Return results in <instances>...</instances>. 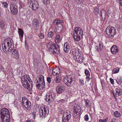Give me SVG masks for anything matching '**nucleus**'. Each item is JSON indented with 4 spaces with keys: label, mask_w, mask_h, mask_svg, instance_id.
<instances>
[{
    "label": "nucleus",
    "mask_w": 122,
    "mask_h": 122,
    "mask_svg": "<svg viewBox=\"0 0 122 122\" xmlns=\"http://www.w3.org/2000/svg\"><path fill=\"white\" fill-rule=\"evenodd\" d=\"M2 47L4 52L9 51L11 49L14 48V44L13 41L9 38L5 39L2 44Z\"/></svg>",
    "instance_id": "nucleus-1"
},
{
    "label": "nucleus",
    "mask_w": 122,
    "mask_h": 122,
    "mask_svg": "<svg viewBox=\"0 0 122 122\" xmlns=\"http://www.w3.org/2000/svg\"><path fill=\"white\" fill-rule=\"evenodd\" d=\"M71 51L74 59L76 61L81 63L84 59L82 54H81L77 49L74 46L72 47Z\"/></svg>",
    "instance_id": "nucleus-2"
},
{
    "label": "nucleus",
    "mask_w": 122,
    "mask_h": 122,
    "mask_svg": "<svg viewBox=\"0 0 122 122\" xmlns=\"http://www.w3.org/2000/svg\"><path fill=\"white\" fill-rule=\"evenodd\" d=\"M46 46L48 48V51H50L51 54V53L53 54L60 53V46L58 45L53 43L51 41L47 44Z\"/></svg>",
    "instance_id": "nucleus-3"
},
{
    "label": "nucleus",
    "mask_w": 122,
    "mask_h": 122,
    "mask_svg": "<svg viewBox=\"0 0 122 122\" xmlns=\"http://www.w3.org/2000/svg\"><path fill=\"white\" fill-rule=\"evenodd\" d=\"M0 113L1 122H10V115L8 109L3 108L1 110Z\"/></svg>",
    "instance_id": "nucleus-4"
},
{
    "label": "nucleus",
    "mask_w": 122,
    "mask_h": 122,
    "mask_svg": "<svg viewBox=\"0 0 122 122\" xmlns=\"http://www.w3.org/2000/svg\"><path fill=\"white\" fill-rule=\"evenodd\" d=\"M83 34V30L80 27H78L75 28L73 34L75 40L77 41H79Z\"/></svg>",
    "instance_id": "nucleus-5"
},
{
    "label": "nucleus",
    "mask_w": 122,
    "mask_h": 122,
    "mask_svg": "<svg viewBox=\"0 0 122 122\" xmlns=\"http://www.w3.org/2000/svg\"><path fill=\"white\" fill-rule=\"evenodd\" d=\"M105 32L107 37L112 38L116 34V31L114 27L111 26H109L106 28Z\"/></svg>",
    "instance_id": "nucleus-6"
},
{
    "label": "nucleus",
    "mask_w": 122,
    "mask_h": 122,
    "mask_svg": "<svg viewBox=\"0 0 122 122\" xmlns=\"http://www.w3.org/2000/svg\"><path fill=\"white\" fill-rule=\"evenodd\" d=\"M75 79L74 76H66L64 78V82L68 86H71L74 83Z\"/></svg>",
    "instance_id": "nucleus-7"
},
{
    "label": "nucleus",
    "mask_w": 122,
    "mask_h": 122,
    "mask_svg": "<svg viewBox=\"0 0 122 122\" xmlns=\"http://www.w3.org/2000/svg\"><path fill=\"white\" fill-rule=\"evenodd\" d=\"M21 104L24 107L26 110H29L30 109L31 106L30 102L25 97H22Z\"/></svg>",
    "instance_id": "nucleus-8"
},
{
    "label": "nucleus",
    "mask_w": 122,
    "mask_h": 122,
    "mask_svg": "<svg viewBox=\"0 0 122 122\" xmlns=\"http://www.w3.org/2000/svg\"><path fill=\"white\" fill-rule=\"evenodd\" d=\"M71 117V112L68 110L64 112L62 118V122H68Z\"/></svg>",
    "instance_id": "nucleus-9"
},
{
    "label": "nucleus",
    "mask_w": 122,
    "mask_h": 122,
    "mask_svg": "<svg viewBox=\"0 0 122 122\" xmlns=\"http://www.w3.org/2000/svg\"><path fill=\"white\" fill-rule=\"evenodd\" d=\"M56 95L54 92L51 91L49 92V95L46 96V99L49 103L51 102L55 97Z\"/></svg>",
    "instance_id": "nucleus-10"
},
{
    "label": "nucleus",
    "mask_w": 122,
    "mask_h": 122,
    "mask_svg": "<svg viewBox=\"0 0 122 122\" xmlns=\"http://www.w3.org/2000/svg\"><path fill=\"white\" fill-rule=\"evenodd\" d=\"M30 7L33 10H36L39 8V5L37 1H34L30 3Z\"/></svg>",
    "instance_id": "nucleus-11"
},
{
    "label": "nucleus",
    "mask_w": 122,
    "mask_h": 122,
    "mask_svg": "<svg viewBox=\"0 0 122 122\" xmlns=\"http://www.w3.org/2000/svg\"><path fill=\"white\" fill-rule=\"evenodd\" d=\"M115 91H113L112 93L114 97L116 100L117 99L116 97H118L122 94V90L119 88H117Z\"/></svg>",
    "instance_id": "nucleus-12"
},
{
    "label": "nucleus",
    "mask_w": 122,
    "mask_h": 122,
    "mask_svg": "<svg viewBox=\"0 0 122 122\" xmlns=\"http://www.w3.org/2000/svg\"><path fill=\"white\" fill-rule=\"evenodd\" d=\"M9 51L11 52L14 57L16 59H18L19 57V54L17 50L15 49H11Z\"/></svg>",
    "instance_id": "nucleus-13"
},
{
    "label": "nucleus",
    "mask_w": 122,
    "mask_h": 122,
    "mask_svg": "<svg viewBox=\"0 0 122 122\" xmlns=\"http://www.w3.org/2000/svg\"><path fill=\"white\" fill-rule=\"evenodd\" d=\"M49 112V110L46 108L45 107L44 108V111H43V110L42 109H40L39 111V113L40 116L41 117L43 116V117H46L48 114Z\"/></svg>",
    "instance_id": "nucleus-14"
},
{
    "label": "nucleus",
    "mask_w": 122,
    "mask_h": 122,
    "mask_svg": "<svg viewBox=\"0 0 122 122\" xmlns=\"http://www.w3.org/2000/svg\"><path fill=\"white\" fill-rule=\"evenodd\" d=\"M25 77H22L21 82L23 86L25 88H27L29 90V85L27 80L25 79Z\"/></svg>",
    "instance_id": "nucleus-15"
},
{
    "label": "nucleus",
    "mask_w": 122,
    "mask_h": 122,
    "mask_svg": "<svg viewBox=\"0 0 122 122\" xmlns=\"http://www.w3.org/2000/svg\"><path fill=\"white\" fill-rule=\"evenodd\" d=\"M119 49L117 46L116 45L113 46L111 47V51L113 55H115L119 51Z\"/></svg>",
    "instance_id": "nucleus-16"
},
{
    "label": "nucleus",
    "mask_w": 122,
    "mask_h": 122,
    "mask_svg": "<svg viewBox=\"0 0 122 122\" xmlns=\"http://www.w3.org/2000/svg\"><path fill=\"white\" fill-rule=\"evenodd\" d=\"M65 86L63 85L62 86H58L56 88V91L58 93H60L65 90Z\"/></svg>",
    "instance_id": "nucleus-17"
},
{
    "label": "nucleus",
    "mask_w": 122,
    "mask_h": 122,
    "mask_svg": "<svg viewBox=\"0 0 122 122\" xmlns=\"http://www.w3.org/2000/svg\"><path fill=\"white\" fill-rule=\"evenodd\" d=\"M10 9L11 13L13 15L16 14L17 13V9L12 4L10 5Z\"/></svg>",
    "instance_id": "nucleus-18"
},
{
    "label": "nucleus",
    "mask_w": 122,
    "mask_h": 122,
    "mask_svg": "<svg viewBox=\"0 0 122 122\" xmlns=\"http://www.w3.org/2000/svg\"><path fill=\"white\" fill-rule=\"evenodd\" d=\"M38 78L39 79V82L40 83L42 84L44 87V85H45L44 76L42 75H41L38 77Z\"/></svg>",
    "instance_id": "nucleus-19"
},
{
    "label": "nucleus",
    "mask_w": 122,
    "mask_h": 122,
    "mask_svg": "<svg viewBox=\"0 0 122 122\" xmlns=\"http://www.w3.org/2000/svg\"><path fill=\"white\" fill-rule=\"evenodd\" d=\"M63 21L62 20H61L59 19L55 20L53 22V24L54 25H57L58 26H60V24L63 23Z\"/></svg>",
    "instance_id": "nucleus-20"
},
{
    "label": "nucleus",
    "mask_w": 122,
    "mask_h": 122,
    "mask_svg": "<svg viewBox=\"0 0 122 122\" xmlns=\"http://www.w3.org/2000/svg\"><path fill=\"white\" fill-rule=\"evenodd\" d=\"M74 110L73 112L75 113H77L78 112V113H80L81 112V108L79 106H77L76 107L75 106Z\"/></svg>",
    "instance_id": "nucleus-21"
},
{
    "label": "nucleus",
    "mask_w": 122,
    "mask_h": 122,
    "mask_svg": "<svg viewBox=\"0 0 122 122\" xmlns=\"http://www.w3.org/2000/svg\"><path fill=\"white\" fill-rule=\"evenodd\" d=\"M60 69L58 68H54L52 70L53 74L55 76L59 74L60 72Z\"/></svg>",
    "instance_id": "nucleus-22"
},
{
    "label": "nucleus",
    "mask_w": 122,
    "mask_h": 122,
    "mask_svg": "<svg viewBox=\"0 0 122 122\" xmlns=\"http://www.w3.org/2000/svg\"><path fill=\"white\" fill-rule=\"evenodd\" d=\"M64 50L65 52L66 53L68 52L69 50V46L67 43H66L64 44Z\"/></svg>",
    "instance_id": "nucleus-23"
},
{
    "label": "nucleus",
    "mask_w": 122,
    "mask_h": 122,
    "mask_svg": "<svg viewBox=\"0 0 122 122\" xmlns=\"http://www.w3.org/2000/svg\"><path fill=\"white\" fill-rule=\"evenodd\" d=\"M38 81H37V82L36 83V85L37 87H39L40 89H43L45 87V85H44V87L42 85V84L40 83Z\"/></svg>",
    "instance_id": "nucleus-24"
},
{
    "label": "nucleus",
    "mask_w": 122,
    "mask_h": 122,
    "mask_svg": "<svg viewBox=\"0 0 122 122\" xmlns=\"http://www.w3.org/2000/svg\"><path fill=\"white\" fill-rule=\"evenodd\" d=\"M18 34L20 38H22L23 37L24 32L21 29H18Z\"/></svg>",
    "instance_id": "nucleus-25"
},
{
    "label": "nucleus",
    "mask_w": 122,
    "mask_h": 122,
    "mask_svg": "<svg viewBox=\"0 0 122 122\" xmlns=\"http://www.w3.org/2000/svg\"><path fill=\"white\" fill-rule=\"evenodd\" d=\"M27 80L29 82V90H30L32 88V80L30 78H29V79H28Z\"/></svg>",
    "instance_id": "nucleus-26"
},
{
    "label": "nucleus",
    "mask_w": 122,
    "mask_h": 122,
    "mask_svg": "<svg viewBox=\"0 0 122 122\" xmlns=\"http://www.w3.org/2000/svg\"><path fill=\"white\" fill-rule=\"evenodd\" d=\"M85 105L86 107L87 108H89L91 105V102L89 100H85Z\"/></svg>",
    "instance_id": "nucleus-27"
},
{
    "label": "nucleus",
    "mask_w": 122,
    "mask_h": 122,
    "mask_svg": "<svg viewBox=\"0 0 122 122\" xmlns=\"http://www.w3.org/2000/svg\"><path fill=\"white\" fill-rule=\"evenodd\" d=\"M103 47V45L102 44L99 43L96 46V49L97 51H101Z\"/></svg>",
    "instance_id": "nucleus-28"
},
{
    "label": "nucleus",
    "mask_w": 122,
    "mask_h": 122,
    "mask_svg": "<svg viewBox=\"0 0 122 122\" xmlns=\"http://www.w3.org/2000/svg\"><path fill=\"white\" fill-rule=\"evenodd\" d=\"M6 26L4 21L2 20H0V27L2 29L5 28Z\"/></svg>",
    "instance_id": "nucleus-29"
},
{
    "label": "nucleus",
    "mask_w": 122,
    "mask_h": 122,
    "mask_svg": "<svg viewBox=\"0 0 122 122\" xmlns=\"http://www.w3.org/2000/svg\"><path fill=\"white\" fill-rule=\"evenodd\" d=\"M54 36V33L52 31L49 32L48 34L47 38L49 39H51L53 38Z\"/></svg>",
    "instance_id": "nucleus-30"
},
{
    "label": "nucleus",
    "mask_w": 122,
    "mask_h": 122,
    "mask_svg": "<svg viewBox=\"0 0 122 122\" xmlns=\"http://www.w3.org/2000/svg\"><path fill=\"white\" fill-rule=\"evenodd\" d=\"M62 24H60V26H58V28L56 29V31L58 33H60L62 30Z\"/></svg>",
    "instance_id": "nucleus-31"
},
{
    "label": "nucleus",
    "mask_w": 122,
    "mask_h": 122,
    "mask_svg": "<svg viewBox=\"0 0 122 122\" xmlns=\"http://www.w3.org/2000/svg\"><path fill=\"white\" fill-rule=\"evenodd\" d=\"M55 79L56 82L57 83H60L61 81V77L59 76H56Z\"/></svg>",
    "instance_id": "nucleus-32"
},
{
    "label": "nucleus",
    "mask_w": 122,
    "mask_h": 122,
    "mask_svg": "<svg viewBox=\"0 0 122 122\" xmlns=\"http://www.w3.org/2000/svg\"><path fill=\"white\" fill-rule=\"evenodd\" d=\"M55 42L56 43H59L60 41V36L59 35H57L55 39Z\"/></svg>",
    "instance_id": "nucleus-33"
},
{
    "label": "nucleus",
    "mask_w": 122,
    "mask_h": 122,
    "mask_svg": "<svg viewBox=\"0 0 122 122\" xmlns=\"http://www.w3.org/2000/svg\"><path fill=\"white\" fill-rule=\"evenodd\" d=\"M113 115L116 117H119L121 116L120 114L117 111L113 113Z\"/></svg>",
    "instance_id": "nucleus-34"
},
{
    "label": "nucleus",
    "mask_w": 122,
    "mask_h": 122,
    "mask_svg": "<svg viewBox=\"0 0 122 122\" xmlns=\"http://www.w3.org/2000/svg\"><path fill=\"white\" fill-rule=\"evenodd\" d=\"M100 13H101V15L102 17H105L106 16V11L104 10H102L101 12Z\"/></svg>",
    "instance_id": "nucleus-35"
},
{
    "label": "nucleus",
    "mask_w": 122,
    "mask_h": 122,
    "mask_svg": "<svg viewBox=\"0 0 122 122\" xmlns=\"http://www.w3.org/2000/svg\"><path fill=\"white\" fill-rule=\"evenodd\" d=\"M117 82L118 84H121L122 82V78L121 77L118 78L117 80Z\"/></svg>",
    "instance_id": "nucleus-36"
},
{
    "label": "nucleus",
    "mask_w": 122,
    "mask_h": 122,
    "mask_svg": "<svg viewBox=\"0 0 122 122\" xmlns=\"http://www.w3.org/2000/svg\"><path fill=\"white\" fill-rule=\"evenodd\" d=\"M119 69L117 68H115L112 70V73L115 74L117 73L119 71Z\"/></svg>",
    "instance_id": "nucleus-37"
},
{
    "label": "nucleus",
    "mask_w": 122,
    "mask_h": 122,
    "mask_svg": "<svg viewBox=\"0 0 122 122\" xmlns=\"http://www.w3.org/2000/svg\"><path fill=\"white\" fill-rule=\"evenodd\" d=\"M85 75L87 76H89L90 75V73L89 72V71L87 69L85 70Z\"/></svg>",
    "instance_id": "nucleus-38"
},
{
    "label": "nucleus",
    "mask_w": 122,
    "mask_h": 122,
    "mask_svg": "<svg viewBox=\"0 0 122 122\" xmlns=\"http://www.w3.org/2000/svg\"><path fill=\"white\" fill-rule=\"evenodd\" d=\"M49 2V0H43V3L46 5L49 3H50Z\"/></svg>",
    "instance_id": "nucleus-39"
},
{
    "label": "nucleus",
    "mask_w": 122,
    "mask_h": 122,
    "mask_svg": "<svg viewBox=\"0 0 122 122\" xmlns=\"http://www.w3.org/2000/svg\"><path fill=\"white\" fill-rule=\"evenodd\" d=\"M85 120L86 121H87L88 120L89 118L88 115L86 114L84 117Z\"/></svg>",
    "instance_id": "nucleus-40"
},
{
    "label": "nucleus",
    "mask_w": 122,
    "mask_h": 122,
    "mask_svg": "<svg viewBox=\"0 0 122 122\" xmlns=\"http://www.w3.org/2000/svg\"><path fill=\"white\" fill-rule=\"evenodd\" d=\"M22 77H25V79L26 80H27V79H29V78H30L29 77V76L28 75H25L23 76H22Z\"/></svg>",
    "instance_id": "nucleus-41"
},
{
    "label": "nucleus",
    "mask_w": 122,
    "mask_h": 122,
    "mask_svg": "<svg viewBox=\"0 0 122 122\" xmlns=\"http://www.w3.org/2000/svg\"><path fill=\"white\" fill-rule=\"evenodd\" d=\"M39 37L43 39L44 38V35L42 33H41L39 35Z\"/></svg>",
    "instance_id": "nucleus-42"
},
{
    "label": "nucleus",
    "mask_w": 122,
    "mask_h": 122,
    "mask_svg": "<svg viewBox=\"0 0 122 122\" xmlns=\"http://www.w3.org/2000/svg\"><path fill=\"white\" fill-rule=\"evenodd\" d=\"M34 26L35 27V29L37 30L39 28V26L38 24H34Z\"/></svg>",
    "instance_id": "nucleus-43"
},
{
    "label": "nucleus",
    "mask_w": 122,
    "mask_h": 122,
    "mask_svg": "<svg viewBox=\"0 0 122 122\" xmlns=\"http://www.w3.org/2000/svg\"><path fill=\"white\" fill-rule=\"evenodd\" d=\"M2 4L5 7H7L8 6V4L5 2H4Z\"/></svg>",
    "instance_id": "nucleus-44"
},
{
    "label": "nucleus",
    "mask_w": 122,
    "mask_h": 122,
    "mask_svg": "<svg viewBox=\"0 0 122 122\" xmlns=\"http://www.w3.org/2000/svg\"><path fill=\"white\" fill-rule=\"evenodd\" d=\"M110 80L111 84L112 85H113L114 83V80L111 78H110Z\"/></svg>",
    "instance_id": "nucleus-45"
},
{
    "label": "nucleus",
    "mask_w": 122,
    "mask_h": 122,
    "mask_svg": "<svg viewBox=\"0 0 122 122\" xmlns=\"http://www.w3.org/2000/svg\"><path fill=\"white\" fill-rule=\"evenodd\" d=\"M47 81L48 83H50L51 81V77H47Z\"/></svg>",
    "instance_id": "nucleus-46"
},
{
    "label": "nucleus",
    "mask_w": 122,
    "mask_h": 122,
    "mask_svg": "<svg viewBox=\"0 0 122 122\" xmlns=\"http://www.w3.org/2000/svg\"><path fill=\"white\" fill-rule=\"evenodd\" d=\"M25 48H27L28 47V45L27 43H26V41L25 40Z\"/></svg>",
    "instance_id": "nucleus-47"
},
{
    "label": "nucleus",
    "mask_w": 122,
    "mask_h": 122,
    "mask_svg": "<svg viewBox=\"0 0 122 122\" xmlns=\"http://www.w3.org/2000/svg\"><path fill=\"white\" fill-rule=\"evenodd\" d=\"M80 83L82 85H83L84 84V81L82 79H81L80 80Z\"/></svg>",
    "instance_id": "nucleus-48"
},
{
    "label": "nucleus",
    "mask_w": 122,
    "mask_h": 122,
    "mask_svg": "<svg viewBox=\"0 0 122 122\" xmlns=\"http://www.w3.org/2000/svg\"><path fill=\"white\" fill-rule=\"evenodd\" d=\"M89 76H87L86 78V79L87 80V81L88 82L91 79V78Z\"/></svg>",
    "instance_id": "nucleus-49"
},
{
    "label": "nucleus",
    "mask_w": 122,
    "mask_h": 122,
    "mask_svg": "<svg viewBox=\"0 0 122 122\" xmlns=\"http://www.w3.org/2000/svg\"><path fill=\"white\" fill-rule=\"evenodd\" d=\"M32 114L33 116V117H34V118H35V116L36 115V112H32Z\"/></svg>",
    "instance_id": "nucleus-50"
},
{
    "label": "nucleus",
    "mask_w": 122,
    "mask_h": 122,
    "mask_svg": "<svg viewBox=\"0 0 122 122\" xmlns=\"http://www.w3.org/2000/svg\"><path fill=\"white\" fill-rule=\"evenodd\" d=\"M35 21L34 23V24H38V23H39V21L37 20V19L35 20Z\"/></svg>",
    "instance_id": "nucleus-51"
},
{
    "label": "nucleus",
    "mask_w": 122,
    "mask_h": 122,
    "mask_svg": "<svg viewBox=\"0 0 122 122\" xmlns=\"http://www.w3.org/2000/svg\"><path fill=\"white\" fill-rule=\"evenodd\" d=\"M110 13V11L109 10H108V11H107V15L109 16V15Z\"/></svg>",
    "instance_id": "nucleus-52"
},
{
    "label": "nucleus",
    "mask_w": 122,
    "mask_h": 122,
    "mask_svg": "<svg viewBox=\"0 0 122 122\" xmlns=\"http://www.w3.org/2000/svg\"><path fill=\"white\" fill-rule=\"evenodd\" d=\"M119 3L120 5L122 6V0H120Z\"/></svg>",
    "instance_id": "nucleus-53"
},
{
    "label": "nucleus",
    "mask_w": 122,
    "mask_h": 122,
    "mask_svg": "<svg viewBox=\"0 0 122 122\" xmlns=\"http://www.w3.org/2000/svg\"><path fill=\"white\" fill-rule=\"evenodd\" d=\"M102 122H107V121L106 119L102 120Z\"/></svg>",
    "instance_id": "nucleus-54"
},
{
    "label": "nucleus",
    "mask_w": 122,
    "mask_h": 122,
    "mask_svg": "<svg viewBox=\"0 0 122 122\" xmlns=\"http://www.w3.org/2000/svg\"><path fill=\"white\" fill-rule=\"evenodd\" d=\"M26 122H31V121L30 120H28Z\"/></svg>",
    "instance_id": "nucleus-55"
},
{
    "label": "nucleus",
    "mask_w": 122,
    "mask_h": 122,
    "mask_svg": "<svg viewBox=\"0 0 122 122\" xmlns=\"http://www.w3.org/2000/svg\"><path fill=\"white\" fill-rule=\"evenodd\" d=\"M102 119H100L99 120V121L100 122H102Z\"/></svg>",
    "instance_id": "nucleus-56"
},
{
    "label": "nucleus",
    "mask_w": 122,
    "mask_h": 122,
    "mask_svg": "<svg viewBox=\"0 0 122 122\" xmlns=\"http://www.w3.org/2000/svg\"><path fill=\"white\" fill-rule=\"evenodd\" d=\"M101 85H102V87L103 86V83H102V81H101Z\"/></svg>",
    "instance_id": "nucleus-57"
},
{
    "label": "nucleus",
    "mask_w": 122,
    "mask_h": 122,
    "mask_svg": "<svg viewBox=\"0 0 122 122\" xmlns=\"http://www.w3.org/2000/svg\"><path fill=\"white\" fill-rule=\"evenodd\" d=\"M12 1H16L17 0H11Z\"/></svg>",
    "instance_id": "nucleus-58"
},
{
    "label": "nucleus",
    "mask_w": 122,
    "mask_h": 122,
    "mask_svg": "<svg viewBox=\"0 0 122 122\" xmlns=\"http://www.w3.org/2000/svg\"><path fill=\"white\" fill-rule=\"evenodd\" d=\"M111 122H113V121H112Z\"/></svg>",
    "instance_id": "nucleus-59"
},
{
    "label": "nucleus",
    "mask_w": 122,
    "mask_h": 122,
    "mask_svg": "<svg viewBox=\"0 0 122 122\" xmlns=\"http://www.w3.org/2000/svg\"><path fill=\"white\" fill-rule=\"evenodd\" d=\"M91 122L90 121L89 122Z\"/></svg>",
    "instance_id": "nucleus-60"
}]
</instances>
